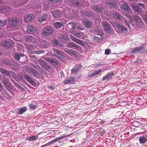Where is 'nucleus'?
<instances>
[{"instance_id": "1", "label": "nucleus", "mask_w": 147, "mask_h": 147, "mask_svg": "<svg viewBox=\"0 0 147 147\" xmlns=\"http://www.w3.org/2000/svg\"><path fill=\"white\" fill-rule=\"evenodd\" d=\"M30 61L34 63L38 62L39 64L46 70H48L50 69L51 67V65H49L44 60L41 59H39L38 61H37V59L33 55L30 57Z\"/></svg>"}, {"instance_id": "2", "label": "nucleus", "mask_w": 147, "mask_h": 147, "mask_svg": "<svg viewBox=\"0 0 147 147\" xmlns=\"http://www.w3.org/2000/svg\"><path fill=\"white\" fill-rule=\"evenodd\" d=\"M111 24L115 28H116L117 30L120 33L126 32L127 31V30L125 26H122L119 23L116 22H112L111 23Z\"/></svg>"}, {"instance_id": "3", "label": "nucleus", "mask_w": 147, "mask_h": 147, "mask_svg": "<svg viewBox=\"0 0 147 147\" xmlns=\"http://www.w3.org/2000/svg\"><path fill=\"white\" fill-rule=\"evenodd\" d=\"M0 72L9 78L11 77V75H12L13 77L15 80H16V78L15 77L16 76L15 73L11 71L7 70L3 68L0 67Z\"/></svg>"}, {"instance_id": "4", "label": "nucleus", "mask_w": 147, "mask_h": 147, "mask_svg": "<svg viewBox=\"0 0 147 147\" xmlns=\"http://www.w3.org/2000/svg\"><path fill=\"white\" fill-rule=\"evenodd\" d=\"M102 23L105 31L109 33H113L114 32L109 22L106 21H102Z\"/></svg>"}, {"instance_id": "5", "label": "nucleus", "mask_w": 147, "mask_h": 147, "mask_svg": "<svg viewBox=\"0 0 147 147\" xmlns=\"http://www.w3.org/2000/svg\"><path fill=\"white\" fill-rule=\"evenodd\" d=\"M13 59L20 63H23L25 59V55L23 53H16L13 56Z\"/></svg>"}, {"instance_id": "6", "label": "nucleus", "mask_w": 147, "mask_h": 147, "mask_svg": "<svg viewBox=\"0 0 147 147\" xmlns=\"http://www.w3.org/2000/svg\"><path fill=\"white\" fill-rule=\"evenodd\" d=\"M53 33V28L51 26H46L42 31V34L44 36H48Z\"/></svg>"}, {"instance_id": "7", "label": "nucleus", "mask_w": 147, "mask_h": 147, "mask_svg": "<svg viewBox=\"0 0 147 147\" xmlns=\"http://www.w3.org/2000/svg\"><path fill=\"white\" fill-rule=\"evenodd\" d=\"M54 56L56 57L59 59L63 58L64 57V52L62 51L57 49H53Z\"/></svg>"}, {"instance_id": "8", "label": "nucleus", "mask_w": 147, "mask_h": 147, "mask_svg": "<svg viewBox=\"0 0 147 147\" xmlns=\"http://www.w3.org/2000/svg\"><path fill=\"white\" fill-rule=\"evenodd\" d=\"M133 20L135 22L140 24V27L141 28H143L145 27L143 21L142 20L140 17L138 15H134L133 18Z\"/></svg>"}, {"instance_id": "9", "label": "nucleus", "mask_w": 147, "mask_h": 147, "mask_svg": "<svg viewBox=\"0 0 147 147\" xmlns=\"http://www.w3.org/2000/svg\"><path fill=\"white\" fill-rule=\"evenodd\" d=\"M97 33L98 34H97L96 33V34L99 36H94L93 37V39L96 42H100V40H102V36L104 34V33L102 30L101 29H100L99 30L98 33V32Z\"/></svg>"}, {"instance_id": "10", "label": "nucleus", "mask_w": 147, "mask_h": 147, "mask_svg": "<svg viewBox=\"0 0 147 147\" xmlns=\"http://www.w3.org/2000/svg\"><path fill=\"white\" fill-rule=\"evenodd\" d=\"M9 21L11 26L15 27L17 26L19 23L18 19L16 18H11L9 20Z\"/></svg>"}, {"instance_id": "11", "label": "nucleus", "mask_w": 147, "mask_h": 147, "mask_svg": "<svg viewBox=\"0 0 147 147\" xmlns=\"http://www.w3.org/2000/svg\"><path fill=\"white\" fill-rule=\"evenodd\" d=\"M113 16L115 19H118L121 22H125V18L119 12H117L114 13Z\"/></svg>"}, {"instance_id": "12", "label": "nucleus", "mask_w": 147, "mask_h": 147, "mask_svg": "<svg viewBox=\"0 0 147 147\" xmlns=\"http://www.w3.org/2000/svg\"><path fill=\"white\" fill-rule=\"evenodd\" d=\"M121 9L123 11H126L128 13H132V11L130 7L127 3H125L120 6Z\"/></svg>"}, {"instance_id": "13", "label": "nucleus", "mask_w": 147, "mask_h": 147, "mask_svg": "<svg viewBox=\"0 0 147 147\" xmlns=\"http://www.w3.org/2000/svg\"><path fill=\"white\" fill-rule=\"evenodd\" d=\"M26 29V32L29 34H33L34 33L36 30L35 27L31 25H28Z\"/></svg>"}, {"instance_id": "14", "label": "nucleus", "mask_w": 147, "mask_h": 147, "mask_svg": "<svg viewBox=\"0 0 147 147\" xmlns=\"http://www.w3.org/2000/svg\"><path fill=\"white\" fill-rule=\"evenodd\" d=\"M11 41H9L4 40L3 42L1 44V46L3 47L6 49L10 48L12 46Z\"/></svg>"}, {"instance_id": "15", "label": "nucleus", "mask_w": 147, "mask_h": 147, "mask_svg": "<svg viewBox=\"0 0 147 147\" xmlns=\"http://www.w3.org/2000/svg\"><path fill=\"white\" fill-rule=\"evenodd\" d=\"M82 16L84 17L87 16L88 17H93L94 16V13L92 11H86L82 13Z\"/></svg>"}, {"instance_id": "16", "label": "nucleus", "mask_w": 147, "mask_h": 147, "mask_svg": "<svg viewBox=\"0 0 147 147\" xmlns=\"http://www.w3.org/2000/svg\"><path fill=\"white\" fill-rule=\"evenodd\" d=\"M52 42L53 45L55 47L60 49L62 47V44L56 38H53L52 40Z\"/></svg>"}, {"instance_id": "17", "label": "nucleus", "mask_w": 147, "mask_h": 147, "mask_svg": "<svg viewBox=\"0 0 147 147\" xmlns=\"http://www.w3.org/2000/svg\"><path fill=\"white\" fill-rule=\"evenodd\" d=\"M24 78L32 85H34L35 84V82L34 80L28 75H24Z\"/></svg>"}, {"instance_id": "18", "label": "nucleus", "mask_w": 147, "mask_h": 147, "mask_svg": "<svg viewBox=\"0 0 147 147\" xmlns=\"http://www.w3.org/2000/svg\"><path fill=\"white\" fill-rule=\"evenodd\" d=\"M24 37L25 40L27 42L34 43L35 41V38L33 36L30 35H26Z\"/></svg>"}, {"instance_id": "19", "label": "nucleus", "mask_w": 147, "mask_h": 147, "mask_svg": "<svg viewBox=\"0 0 147 147\" xmlns=\"http://www.w3.org/2000/svg\"><path fill=\"white\" fill-rule=\"evenodd\" d=\"M27 109L26 107L19 108L17 109L16 112L18 115H22L26 111Z\"/></svg>"}, {"instance_id": "20", "label": "nucleus", "mask_w": 147, "mask_h": 147, "mask_svg": "<svg viewBox=\"0 0 147 147\" xmlns=\"http://www.w3.org/2000/svg\"><path fill=\"white\" fill-rule=\"evenodd\" d=\"M0 80L4 85L7 84L8 83L9 79L4 76H1L0 77Z\"/></svg>"}, {"instance_id": "21", "label": "nucleus", "mask_w": 147, "mask_h": 147, "mask_svg": "<svg viewBox=\"0 0 147 147\" xmlns=\"http://www.w3.org/2000/svg\"><path fill=\"white\" fill-rule=\"evenodd\" d=\"M48 18V15L47 14H43L41 17L38 18V20L40 22H42L47 20Z\"/></svg>"}, {"instance_id": "22", "label": "nucleus", "mask_w": 147, "mask_h": 147, "mask_svg": "<svg viewBox=\"0 0 147 147\" xmlns=\"http://www.w3.org/2000/svg\"><path fill=\"white\" fill-rule=\"evenodd\" d=\"M93 9L96 12L98 13L101 12L103 10L102 7L99 5L94 6H93Z\"/></svg>"}, {"instance_id": "23", "label": "nucleus", "mask_w": 147, "mask_h": 147, "mask_svg": "<svg viewBox=\"0 0 147 147\" xmlns=\"http://www.w3.org/2000/svg\"><path fill=\"white\" fill-rule=\"evenodd\" d=\"M74 82V77L71 76L69 78H68L66 80L63 82V83L65 84H72Z\"/></svg>"}, {"instance_id": "24", "label": "nucleus", "mask_w": 147, "mask_h": 147, "mask_svg": "<svg viewBox=\"0 0 147 147\" xmlns=\"http://www.w3.org/2000/svg\"><path fill=\"white\" fill-rule=\"evenodd\" d=\"M52 14L54 18H58L61 16V11L59 10H55L53 11Z\"/></svg>"}, {"instance_id": "25", "label": "nucleus", "mask_w": 147, "mask_h": 147, "mask_svg": "<svg viewBox=\"0 0 147 147\" xmlns=\"http://www.w3.org/2000/svg\"><path fill=\"white\" fill-rule=\"evenodd\" d=\"M34 18V16L33 14H29L25 17V20L27 22L32 21Z\"/></svg>"}, {"instance_id": "26", "label": "nucleus", "mask_w": 147, "mask_h": 147, "mask_svg": "<svg viewBox=\"0 0 147 147\" xmlns=\"http://www.w3.org/2000/svg\"><path fill=\"white\" fill-rule=\"evenodd\" d=\"M74 42H75L82 46H84L85 45L84 41L80 40L76 37H74Z\"/></svg>"}, {"instance_id": "27", "label": "nucleus", "mask_w": 147, "mask_h": 147, "mask_svg": "<svg viewBox=\"0 0 147 147\" xmlns=\"http://www.w3.org/2000/svg\"><path fill=\"white\" fill-rule=\"evenodd\" d=\"M40 45L45 48H47L50 46L49 43L45 40H43L41 41Z\"/></svg>"}, {"instance_id": "28", "label": "nucleus", "mask_w": 147, "mask_h": 147, "mask_svg": "<svg viewBox=\"0 0 147 147\" xmlns=\"http://www.w3.org/2000/svg\"><path fill=\"white\" fill-rule=\"evenodd\" d=\"M114 75V74L113 73H109L107 74L106 76H104L103 77L102 80H108L113 77Z\"/></svg>"}, {"instance_id": "29", "label": "nucleus", "mask_w": 147, "mask_h": 147, "mask_svg": "<svg viewBox=\"0 0 147 147\" xmlns=\"http://www.w3.org/2000/svg\"><path fill=\"white\" fill-rule=\"evenodd\" d=\"M61 40L63 42H68V38L65 35H61L60 37Z\"/></svg>"}, {"instance_id": "30", "label": "nucleus", "mask_w": 147, "mask_h": 147, "mask_svg": "<svg viewBox=\"0 0 147 147\" xmlns=\"http://www.w3.org/2000/svg\"><path fill=\"white\" fill-rule=\"evenodd\" d=\"M139 52L140 53H144L147 52V49L146 50L143 46L138 47Z\"/></svg>"}, {"instance_id": "31", "label": "nucleus", "mask_w": 147, "mask_h": 147, "mask_svg": "<svg viewBox=\"0 0 147 147\" xmlns=\"http://www.w3.org/2000/svg\"><path fill=\"white\" fill-rule=\"evenodd\" d=\"M84 23L86 27L89 28L92 25V22L88 20H86L84 21Z\"/></svg>"}, {"instance_id": "32", "label": "nucleus", "mask_w": 147, "mask_h": 147, "mask_svg": "<svg viewBox=\"0 0 147 147\" xmlns=\"http://www.w3.org/2000/svg\"><path fill=\"white\" fill-rule=\"evenodd\" d=\"M20 64L16 62H13L12 63L11 66L14 69H17L20 67Z\"/></svg>"}, {"instance_id": "33", "label": "nucleus", "mask_w": 147, "mask_h": 147, "mask_svg": "<svg viewBox=\"0 0 147 147\" xmlns=\"http://www.w3.org/2000/svg\"><path fill=\"white\" fill-rule=\"evenodd\" d=\"M63 25L61 22H56L55 23L54 26L56 28H59L61 27Z\"/></svg>"}, {"instance_id": "34", "label": "nucleus", "mask_w": 147, "mask_h": 147, "mask_svg": "<svg viewBox=\"0 0 147 147\" xmlns=\"http://www.w3.org/2000/svg\"><path fill=\"white\" fill-rule=\"evenodd\" d=\"M7 20L5 19L3 20H0V26L4 27L7 24Z\"/></svg>"}, {"instance_id": "35", "label": "nucleus", "mask_w": 147, "mask_h": 147, "mask_svg": "<svg viewBox=\"0 0 147 147\" xmlns=\"http://www.w3.org/2000/svg\"><path fill=\"white\" fill-rule=\"evenodd\" d=\"M35 103L36 102L34 101L32 102L29 105V107L30 109L34 110L38 107L37 105H34V104H35Z\"/></svg>"}, {"instance_id": "36", "label": "nucleus", "mask_w": 147, "mask_h": 147, "mask_svg": "<svg viewBox=\"0 0 147 147\" xmlns=\"http://www.w3.org/2000/svg\"><path fill=\"white\" fill-rule=\"evenodd\" d=\"M51 63L53 65L55 66H57L59 64L58 61L56 59H52Z\"/></svg>"}, {"instance_id": "37", "label": "nucleus", "mask_w": 147, "mask_h": 147, "mask_svg": "<svg viewBox=\"0 0 147 147\" xmlns=\"http://www.w3.org/2000/svg\"><path fill=\"white\" fill-rule=\"evenodd\" d=\"M6 87V88L8 91H10L11 90L13 89V87L12 86L11 84L9 82L7 84L4 85Z\"/></svg>"}, {"instance_id": "38", "label": "nucleus", "mask_w": 147, "mask_h": 147, "mask_svg": "<svg viewBox=\"0 0 147 147\" xmlns=\"http://www.w3.org/2000/svg\"><path fill=\"white\" fill-rule=\"evenodd\" d=\"M143 12L144 11L142 9L140 8H138L136 11V12H137L139 14H140L141 16H142V17L143 16H144L143 14Z\"/></svg>"}, {"instance_id": "39", "label": "nucleus", "mask_w": 147, "mask_h": 147, "mask_svg": "<svg viewBox=\"0 0 147 147\" xmlns=\"http://www.w3.org/2000/svg\"><path fill=\"white\" fill-rule=\"evenodd\" d=\"M82 66L80 65H77L74 67V73H77L81 68Z\"/></svg>"}, {"instance_id": "40", "label": "nucleus", "mask_w": 147, "mask_h": 147, "mask_svg": "<svg viewBox=\"0 0 147 147\" xmlns=\"http://www.w3.org/2000/svg\"><path fill=\"white\" fill-rule=\"evenodd\" d=\"M27 49L29 51H31L32 52H33V51H34L35 50V48L33 45L28 46L27 47Z\"/></svg>"}, {"instance_id": "41", "label": "nucleus", "mask_w": 147, "mask_h": 147, "mask_svg": "<svg viewBox=\"0 0 147 147\" xmlns=\"http://www.w3.org/2000/svg\"><path fill=\"white\" fill-rule=\"evenodd\" d=\"M139 140L141 143L144 144L146 142V139L144 137H141L140 138Z\"/></svg>"}, {"instance_id": "42", "label": "nucleus", "mask_w": 147, "mask_h": 147, "mask_svg": "<svg viewBox=\"0 0 147 147\" xmlns=\"http://www.w3.org/2000/svg\"><path fill=\"white\" fill-rule=\"evenodd\" d=\"M138 47H135L131 52V53L132 54H135L139 52V50H138Z\"/></svg>"}, {"instance_id": "43", "label": "nucleus", "mask_w": 147, "mask_h": 147, "mask_svg": "<svg viewBox=\"0 0 147 147\" xmlns=\"http://www.w3.org/2000/svg\"><path fill=\"white\" fill-rule=\"evenodd\" d=\"M66 9L67 10H66V11L67 12V11H68V13H67V14H68L70 16H71L72 13L74 12L73 10H71L69 7H67L66 8Z\"/></svg>"}, {"instance_id": "44", "label": "nucleus", "mask_w": 147, "mask_h": 147, "mask_svg": "<svg viewBox=\"0 0 147 147\" xmlns=\"http://www.w3.org/2000/svg\"><path fill=\"white\" fill-rule=\"evenodd\" d=\"M75 49L80 51L81 50V48L78 45L74 44V49Z\"/></svg>"}, {"instance_id": "45", "label": "nucleus", "mask_w": 147, "mask_h": 147, "mask_svg": "<svg viewBox=\"0 0 147 147\" xmlns=\"http://www.w3.org/2000/svg\"><path fill=\"white\" fill-rule=\"evenodd\" d=\"M38 137V136L36 135L30 137V141H34L36 140L37 139Z\"/></svg>"}, {"instance_id": "46", "label": "nucleus", "mask_w": 147, "mask_h": 147, "mask_svg": "<svg viewBox=\"0 0 147 147\" xmlns=\"http://www.w3.org/2000/svg\"><path fill=\"white\" fill-rule=\"evenodd\" d=\"M11 80L16 86L18 87V88H20L21 87V86L19 84L16 82L14 81L12 79H11Z\"/></svg>"}, {"instance_id": "47", "label": "nucleus", "mask_w": 147, "mask_h": 147, "mask_svg": "<svg viewBox=\"0 0 147 147\" xmlns=\"http://www.w3.org/2000/svg\"><path fill=\"white\" fill-rule=\"evenodd\" d=\"M57 141H58L57 139L56 138V139H53V140H52V141H51L49 142L48 143L49 144V145H50L53 144L54 143Z\"/></svg>"}, {"instance_id": "48", "label": "nucleus", "mask_w": 147, "mask_h": 147, "mask_svg": "<svg viewBox=\"0 0 147 147\" xmlns=\"http://www.w3.org/2000/svg\"><path fill=\"white\" fill-rule=\"evenodd\" d=\"M143 19L147 23V13H146L143 16Z\"/></svg>"}, {"instance_id": "49", "label": "nucleus", "mask_w": 147, "mask_h": 147, "mask_svg": "<svg viewBox=\"0 0 147 147\" xmlns=\"http://www.w3.org/2000/svg\"><path fill=\"white\" fill-rule=\"evenodd\" d=\"M67 53L71 55H74V51L71 50H68L67 51Z\"/></svg>"}, {"instance_id": "50", "label": "nucleus", "mask_w": 147, "mask_h": 147, "mask_svg": "<svg viewBox=\"0 0 147 147\" xmlns=\"http://www.w3.org/2000/svg\"><path fill=\"white\" fill-rule=\"evenodd\" d=\"M44 51H34L33 52L34 53L36 54H40L41 53H44Z\"/></svg>"}, {"instance_id": "51", "label": "nucleus", "mask_w": 147, "mask_h": 147, "mask_svg": "<svg viewBox=\"0 0 147 147\" xmlns=\"http://www.w3.org/2000/svg\"><path fill=\"white\" fill-rule=\"evenodd\" d=\"M67 45L69 47H74V43L72 42H68Z\"/></svg>"}, {"instance_id": "52", "label": "nucleus", "mask_w": 147, "mask_h": 147, "mask_svg": "<svg viewBox=\"0 0 147 147\" xmlns=\"http://www.w3.org/2000/svg\"><path fill=\"white\" fill-rule=\"evenodd\" d=\"M48 88L50 90H54L56 88L55 86H49Z\"/></svg>"}, {"instance_id": "53", "label": "nucleus", "mask_w": 147, "mask_h": 147, "mask_svg": "<svg viewBox=\"0 0 147 147\" xmlns=\"http://www.w3.org/2000/svg\"><path fill=\"white\" fill-rule=\"evenodd\" d=\"M74 35L78 38H79L81 36V34L80 33L75 32L74 33Z\"/></svg>"}, {"instance_id": "54", "label": "nucleus", "mask_w": 147, "mask_h": 147, "mask_svg": "<svg viewBox=\"0 0 147 147\" xmlns=\"http://www.w3.org/2000/svg\"><path fill=\"white\" fill-rule=\"evenodd\" d=\"M111 51L110 49H106L105 51V55H108L109 54Z\"/></svg>"}, {"instance_id": "55", "label": "nucleus", "mask_w": 147, "mask_h": 147, "mask_svg": "<svg viewBox=\"0 0 147 147\" xmlns=\"http://www.w3.org/2000/svg\"><path fill=\"white\" fill-rule=\"evenodd\" d=\"M138 5L142 7V8L144 9L145 8L146 6L144 4H142L140 3H139Z\"/></svg>"}, {"instance_id": "56", "label": "nucleus", "mask_w": 147, "mask_h": 147, "mask_svg": "<svg viewBox=\"0 0 147 147\" xmlns=\"http://www.w3.org/2000/svg\"><path fill=\"white\" fill-rule=\"evenodd\" d=\"M46 61L49 63H51L52 59L50 58L45 57L44 59Z\"/></svg>"}, {"instance_id": "57", "label": "nucleus", "mask_w": 147, "mask_h": 147, "mask_svg": "<svg viewBox=\"0 0 147 147\" xmlns=\"http://www.w3.org/2000/svg\"><path fill=\"white\" fill-rule=\"evenodd\" d=\"M34 69L33 68H29L28 69V72H31L32 73L33 72V71H34Z\"/></svg>"}, {"instance_id": "58", "label": "nucleus", "mask_w": 147, "mask_h": 147, "mask_svg": "<svg viewBox=\"0 0 147 147\" xmlns=\"http://www.w3.org/2000/svg\"><path fill=\"white\" fill-rule=\"evenodd\" d=\"M131 7L132 8L134 9L135 12L136 11V10H137L138 8L137 6H136L135 5H133L132 6H131Z\"/></svg>"}, {"instance_id": "59", "label": "nucleus", "mask_w": 147, "mask_h": 147, "mask_svg": "<svg viewBox=\"0 0 147 147\" xmlns=\"http://www.w3.org/2000/svg\"><path fill=\"white\" fill-rule=\"evenodd\" d=\"M52 3H55L58 2L59 1V0H49Z\"/></svg>"}, {"instance_id": "60", "label": "nucleus", "mask_w": 147, "mask_h": 147, "mask_svg": "<svg viewBox=\"0 0 147 147\" xmlns=\"http://www.w3.org/2000/svg\"><path fill=\"white\" fill-rule=\"evenodd\" d=\"M101 71V70L99 69L98 71H94V73H95V75H96L98 74Z\"/></svg>"}, {"instance_id": "61", "label": "nucleus", "mask_w": 147, "mask_h": 147, "mask_svg": "<svg viewBox=\"0 0 147 147\" xmlns=\"http://www.w3.org/2000/svg\"><path fill=\"white\" fill-rule=\"evenodd\" d=\"M4 89L3 88V86L1 83L0 82V91L3 92L4 91Z\"/></svg>"}, {"instance_id": "62", "label": "nucleus", "mask_w": 147, "mask_h": 147, "mask_svg": "<svg viewBox=\"0 0 147 147\" xmlns=\"http://www.w3.org/2000/svg\"><path fill=\"white\" fill-rule=\"evenodd\" d=\"M1 94H0V98L2 97V96H4L5 97H6L5 96V95H4V94H5L6 92H0Z\"/></svg>"}, {"instance_id": "63", "label": "nucleus", "mask_w": 147, "mask_h": 147, "mask_svg": "<svg viewBox=\"0 0 147 147\" xmlns=\"http://www.w3.org/2000/svg\"><path fill=\"white\" fill-rule=\"evenodd\" d=\"M72 134L71 133V134H69V135H67L66 136H62L59 138H60L61 139H63V138H65V137L70 136V135H72Z\"/></svg>"}, {"instance_id": "64", "label": "nucleus", "mask_w": 147, "mask_h": 147, "mask_svg": "<svg viewBox=\"0 0 147 147\" xmlns=\"http://www.w3.org/2000/svg\"><path fill=\"white\" fill-rule=\"evenodd\" d=\"M32 74L34 76H36V75L37 74L36 71H35V70H34V71H33V72H32Z\"/></svg>"}]
</instances>
